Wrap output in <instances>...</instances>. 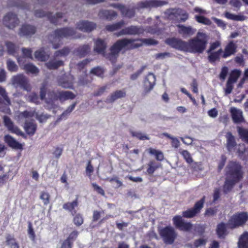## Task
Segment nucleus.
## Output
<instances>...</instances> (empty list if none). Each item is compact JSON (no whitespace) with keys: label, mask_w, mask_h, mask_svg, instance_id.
I'll list each match as a JSON object with an SVG mask.
<instances>
[{"label":"nucleus","mask_w":248,"mask_h":248,"mask_svg":"<svg viewBox=\"0 0 248 248\" xmlns=\"http://www.w3.org/2000/svg\"><path fill=\"white\" fill-rule=\"evenodd\" d=\"M157 44L154 39L124 38L117 40L110 47V53L107 58L114 62L122 50H130L142 46L143 45H153Z\"/></svg>","instance_id":"1"},{"label":"nucleus","mask_w":248,"mask_h":248,"mask_svg":"<svg viewBox=\"0 0 248 248\" xmlns=\"http://www.w3.org/2000/svg\"><path fill=\"white\" fill-rule=\"evenodd\" d=\"M226 175L223 190L224 192L228 193L243 178L241 166L236 162H230L226 168Z\"/></svg>","instance_id":"2"},{"label":"nucleus","mask_w":248,"mask_h":248,"mask_svg":"<svg viewBox=\"0 0 248 248\" xmlns=\"http://www.w3.org/2000/svg\"><path fill=\"white\" fill-rule=\"evenodd\" d=\"M208 41V36L206 34L198 32L195 37L187 42L186 52L202 53L206 47Z\"/></svg>","instance_id":"3"},{"label":"nucleus","mask_w":248,"mask_h":248,"mask_svg":"<svg viewBox=\"0 0 248 248\" xmlns=\"http://www.w3.org/2000/svg\"><path fill=\"white\" fill-rule=\"evenodd\" d=\"M166 4L164 1L157 0H149L145 1H141L137 4L135 7L131 8L126 7L124 6L122 9L121 14L123 16L131 18L135 15V9H140L142 8H150L157 7Z\"/></svg>","instance_id":"4"},{"label":"nucleus","mask_w":248,"mask_h":248,"mask_svg":"<svg viewBox=\"0 0 248 248\" xmlns=\"http://www.w3.org/2000/svg\"><path fill=\"white\" fill-rule=\"evenodd\" d=\"M75 31L71 28H64L57 29L54 31L53 33L49 36V40L52 44L54 49L59 48L61 45V40L64 38L73 37L77 38L75 35Z\"/></svg>","instance_id":"5"},{"label":"nucleus","mask_w":248,"mask_h":248,"mask_svg":"<svg viewBox=\"0 0 248 248\" xmlns=\"http://www.w3.org/2000/svg\"><path fill=\"white\" fill-rule=\"evenodd\" d=\"M75 96V95L70 91H52L48 94V97L46 99V107L48 109L54 108L57 107L55 102L58 99L61 102H63L67 100L73 99Z\"/></svg>","instance_id":"6"},{"label":"nucleus","mask_w":248,"mask_h":248,"mask_svg":"<svg viewBox=\"0 0 248 248\" xmlns=\"http://www.w3.org/2000/svg\"><path fill=\"white\" fill-rule=\"evenodd\" d=\"M159 234L166 244H172L177 236V232L171 226H167L160 229Z\"/></svg>","instance_id":"7"},{"label":"nucleus","mask_w":248,"mask_h":248,"mask_svg":"<svg viewBox=\"0 0 248 248\" xmlns=\"http://www.w3.org/2000/svg\"><path fill=\"white\" fill-rule=\"evenodd\" d=\"M11 81L12 84L16 88L20 87L27 91H30L31 90L27 78L22 74L13 76Z\"/></svg>","instance_id":"8"},{"label":"nucleus","mask_w":248,"mask_h":248,"mask_svg":"<svg viewBox=\"0 0 248 248\" xmlns=\"http://www.w3.org/2000/svg\"><path fill=\"white\" fill-rule=\"evenodd\" d=\"M248 219V215L246 213L236 214L229 220L228 225L231 228H234L245 223Z\"/></svg>","instance_id":"9"},{"label":"nucleus","mask_w":248,"mask_h":248,"mask_svg":"<svg viewBox=\"0 0 248 248\" xmlns=\"http://www.w3.org/2000/svg\"><path fill=\"white\" fill-rule=\"evenodd\" d=\"M145 30L141 26L131 25L122 29L117 33V35H136L143 34Z\"/></svg>","instance_id":"10"},{"label":"nucleus","mask_w":248,"mask_h":248,"mask_svg":"<svg viewBox=\"0 0 248 248\" xmlns=\"http://www.w3.org/2000/svg\"><path fill=\"white\" fill-rule=\"evenodd\" d=\"M205 197H203L195 204L194 207L183 212V217L186 218H192L199 214L203 207Z\"/></svg>","instance_id":"11"},{"label":"nucleus","mask_w":248,"mask_h":248,"mask_svg":"<svg viewBox=\"0 0 248 248\" xmlns=\"http://www.w3.org/2000/svg\"><path fill=\"white\" fill-rule=\"evenodd\" d=\"M166 43L175 49L186 51L187 50V42L176 38H171L166 39Z\"/></svg>","instance_id":"12"},{"label":"nucleus","mask_w":248,"mask_h":248,"mask_svg":"<svg viewBox=\"0 0 248 248\" xmlns=\"http://www.w3.org/2000/svg\"><path fill=\"white\" fill-rule=\"evenodd\" d=\"M3 24L9 29L15 28L19 23L16 15L13 13H7L3 17Z\"/></svg>","instance_id":"13"},{"label":"nucleus","mask_w":248,"mask_h":248,"mask_svg":"<svg viewBox=\"0 0 248 248\" xmlns=\"http://www.w3.org/2000/svg\"><path fill=\"white\" fill-rule=\"evenodd\" d=\"M173 221L175 226L182 231H189L192 228L191 223L185 221L179 216H175L173 218Z\"/></svg>","instance_id":"14"},{"label":"nucleus","mask_w":248,"mask_h":248,"mask_svg":"<svg viewBox=\"0 0 248 248\" xmlns=\"http://www.w3.org/2000/svg\"><path fill=\"white\" fill-rule=\"evenodd\" d=\"M76 28L83 32H91L96 28V24L88 20H81L76 24Z\"/></svg>","instance_id":"15"},{"label":"nucleus","mask_w":248,"mask_h":248,"mask_svg":"<svg viewBox=\"0 0 248 248\" xmlns=\"http://www.w3.org/2000/svg\"><path fill=\"white\" fill-rule=\"evenodd\" d=\"M35 15L38 17H41L46 16L50 20L51 23L54 24H58L59 19L62 17V14L58 13L54 15H52L51 13H45L42 10H36L35 11Z\"/></svg>","instance_id":"16"},{"label":"nucleus","mask_w":248,"mask_h":248,"mask_svg":"<svg viewBox=\"0 0 248 248\" xmlns=\"http://www.w3.org/2000/svg\"><path fill=\"white\" fill-rule=\"evenodd\" d=\"M155 83V77L151 73H149L144 81V92L145 94L151 91Z\"/></svg>","instance_id":"17"},{"label":"nucleus","mask_w":248,"mask_h":248,"mask_svg":"<svg viewBox=\"0 0 248 248\" xmlns=\"http://www.w3.org/2000/svg\"><path fill=\"white\" fill-rule=\"evenodd\" d=\"M3 121L5 125L12 133L23 137L25 136V134L17 126L14 124L11 120L8 117L4 116L3 117Z\"/></svg>","instance_id":"18"},{"label":"nucleus","mask_w":248,"mask_h":248,"mask_svg":"<svg viewBox=\"0 0 248 248\" xmlns=\"http://www.w3.org/2000/svg\"><path fill=\"white\" fill-rule=\"evenodd\" d=\"M178 28V31L183 37H187L193 35L196 31L195 29L191 26H186L185 25L179 24L177 26Z\"/></svg>","instance_id":"19"},{"label":"nucleus","mask_w":248,"mask_h":248,"mask_svg":"<svg viewBox=\"0 0 248 248\" xmlns=\"http://www.w3.org/2000/svg\"><path fill=\"white\" fill-rule=\"evenodd\" d=\"M74 77L72 76H64L58 79V85L64 88H72Z\"/></svg>","instance_id":"20"},{"label":"nucleus","mask_w":248,"mask_h":248,"mask_svg":"<svg viewBox=\"0 0 248 248\" xmlns=\"http://www.w3.org/2000/svg\"><path fill=\"white\" fill-rule=\"evenodd\" d=\"M63 64L64 62L62 60H60L58 58H55L54 55L52 59L45 63L46 67L50 70L57 69Z\"/></svg>","instance_id":"21"},{"label":"nucleus","mask_w":248,"mask_h":248,"mask_svg":"<svg viewBox=\"0 0 248 248\" xmlns=\"http://www.w3.org/2000/svg\"><path fill=\"white\" fill-rule=\"evenodd\" d=\"M230 112L234 123L238 124L244 121L243 112L240 109L236 108H231Z\"/></svg>","instance_id":"22"},{"label":"nucleus","mask_w":248,"mask_h":248,"mask_svg":"<svg viewBox=\"0 0 248 248\" xmlns=\"http://www.w3.org/2000/svg\"><path fill=\"white\" fill-rule=\"evenodd\" d=\"M237 45L233 41H230L225 46L222 57L226 58L234 54L236 52Z\"/></svg>","instance_id":"23"},{"label":"nucleus","mask_w":248,"mask_h":248,"mask_svg":"<svg viewBox=\"0 0 248 248\" xmlns=\"http://www.w3.org/2000/svg\"><path fill=\"white\" fill-rule=\"evenodd\" d=\"M36 32V28L35 27L25 24L23 25L20 29L19 34L20 36H31L34 34Z\"/></svg>","instance_id":"24"},{"label":"nucleus","mask_w":248,"mask_h":248,"mask_svg":"<svg viewBox=\"0 0 248 248\" xmlns=\"http://www.w3.org/2000/svg\"><path fill=\"white\" fill-rule=\"evenodd\" d=\"M125 96L126 92L124 90H117L107 97L106 102L108 103H112L116 100L124 97Z\"/></svg>","instance_id":"25"},{"label":"nucleus","mask_w":248,"mask_h":248,"mask_svg":"<svg viewBox=\"0 0 248 248\" xmlns=\"http://www.w3.org/2000/svg\"><path fill=\"white\" fill-rule=\"evenodd\" d=\"M107 46V43L105 40L97 39L94 46V50L98 54H104Z\"/></svg>","instance_id":"26"},{"label":"nucleus","mask_w":248,"mask_h":248,"mask_svg":"<svg viewBox=\"0 0 248 248\" xmlns=\"http://www.w3.org/2000/svg\"><path fill=\"white\" fill-rule=\"evenodd\" d=\"M4 141L7 143L9 146L13 149H22V145L9 135L4 136Z\"/></svg>","instance_id":"27"},{"label":"nucleus","mask_w":248,"mask_h":248,"mask_svg":"<svg viewBox=\"0 0 248 248\" xmlns=\"http://www.w3.org/2000/svg\"><path fill=\"white\" fill-rule=\"evenodd\" d=\"M98 16L100 18L111 20L117 16V14L113 10H101L98 13Z\"/></svg>","instance_id":"28"},{"label":"nucleus","mask_w":248,"mask_h":248,"mask_svg":"<svg viewBox=\"0 0 248 248\" xmlns=\"http://www.w3.org/2000/svg\"><path fill=\"white\" fill-rule=\"evenodd\" d=\"M170 14L176 15V16L180 20V21L185 22L188 18V14L185 11L181 9H171Z\"/></svg>","instance_id":"29"},{"label":"nucleus","mask_w":248,"mask_h":248,"mask_svg":"<svg viewBox=\"0 0 248 248\" xmlns=\"http://www.w3.org/2000/svg\"><path fill=\"white\" fill-rule=\"evenodd\" d=\"M36 59L41 61H46L49 57V53L45 51L44 47L36 51L34 53Z\"/></svg>","instance_id":"30"},{"label":"nucleus","mask_w":248,"mask_h":248,"mask_svg":"<svg viewBox=\"0 0 248 248\" xmlns=\"http://www.w3.org/2000/svg\"><path fill=\"white\" fill-rule=\"evenodd\" d=\"M36 128V124L32 122H26L25 123L24 129L26 133L29 135H34Z\"/></svg>","instance_id":"31"},{"label":"nucleus","mask_w":248,"mask_h":248,"mask_svg":"<svg viewBox=\"0 0 248 248\" xmlns=\"http://www.w3.org/2000/svg\"><path fill=\"white\" fill-rule=\"evenodd\" d=\"M238 246L239 248H248V232H245L240 236Z\"/></svg>","instance_id":"32"},{"label":"nucleus","mask_w":248,"mask_h":248,"mask_svg":"<svg viewBox=\"0 0 248 248\" xmlns=\"http://www.w3.org/2000/svg\"><path fill=\"white\" fill-rule=\"evenodd\" d=\"M124 24V21L123 20H121L117 23L107 25L106 29L109 31H114L120 29Z\"/></svg>","instance_id":"33"},{"label":"nucleus","mask_w":248,"mask_h":248,"mask_svg":"<svg viewBox=\"0 0 248 248\" xmlns=\"http://www.w3.org/2000/svg\"><path fill=\"white\" fill-rule=\"evenodd\" d=\"M90 50V46L88 45H84L79 46L75 50V53L80 57L86 55Z\"/></svg>","instance_id":"34"},{"label":"nucleus","mask_w":248,"mask_h":248,"mask_svg":"<svg viewBox=\"0 0 248 248\" xmlns=\"http://www.w3.org/2000/svg\"><path fill=\"white\" fill-rule=\"evenodd\" d=\"M226 18L234 21H242L246 19V17L242 15H235L227 12L225 14Z\"/></svg>","instance_id":"35"},{"label":"nucleus","mask_w":248,"mask_h":248,"mask_svg":"<svg viewBox=\"0 0 248 248\" xmlns=\"http://www.w3.org/2000/svg\"><path fill=\"white\" fill-rule=\"evenodd\" d=\"M70 49L68 47H64L62 49L56 51L54 53L55 58L65 57L70 53Z\"/></svg>","instance_id":"36"},{"label":"nucleus","mask_w":248,"mask_h":248,"mask_svg":"<svg viewBox=\"0 0 248 248\" xmlns=\"http://www.w3.org/2000/svg\"><path fill=\"white\" fill-rule=\"evenodd\" d=\"M161 166V164L155 161H151L148 164V168L147 172L148 174L152 175L155 170Z\"/></svg>","instance_id":"37"},{"label":"nucleus","mask_w":248,"mask_h":248,"mask_svg":"<svg viewBox=\"0 0 248 248\" xmlns=\"http://www.w3.org/2000/svg\"><path fill=\"white\" fill-rule=\"evenodd\" d=\"M217 233L219 238H223L226 234V226L223 223L219 224L217 228Z\"/></svg>","instance_id":"38"},{"label":"nucleus","mask_w":248,"mask_h":248,"mask_svg":"<svg viewBox=\"0 0 248 248\" xmlns=\"http://www.w3.org/2000/svg\"><path fill=\"white\" fill-rule=\"evenodd\" d=\"M23 69L27 72L33 74L38 73L39 70L38 68L31 63H27L24 65Z\"/></svg>","instance_id":"39"},{"label":"nucleus","mask_w":248,"mask_h":248,"mask_svg":"<svg viewBox=\"0 0 248 248\" xmlns=\"http://www.w3.org/2000/svg\"><path fill=\"white\" fill-rule=\"evenodd\" d=\"M226 137L227 139V147L228 149L230 150L236 145L235 139L231 132H228Z\"/></svg>","instance_id":"40"},{"label":"nucleus","mask_w":248,"mask_h":248,"mask_svg":"<svg viewBox=\"0 0 248 248\" xmlns=\"http://www.w3.org/2000/svg\"><path fill=\"white\" fill-rule=\"evenodd\" d=\"M6 245L10 247V248H19V246L16 242L14 237L10 235H8L6 237Z\"/></svg>","instance_id":"41"},{"label":"nucleus","mask_w":248,"mask_h":248,"mask_svg":"<svg viewBox=\"0 0 248 248\" xmlns=\"http://www.w3.org/2000/svg\"><path fill=\"white\" fill-rule=\"evenodd\" d=\"M6 46L9 54L14 56L16 55L18 49V47L16 46L15 44L10 42L6 43Z\"/></svg>","instance_id":"42"},{"label":"nucleus","mask_w":248,"mask_h":248,"mask_svg":"<svg viewBox=\"0 0 248 248\" xmlns=\"http://www.w3.org/2000/svg\"><path fill=\"white\" fill-rule=\"evenodd\" d=\"M241 74V71L238 70H233L230 74V77L228 80L229 82L235 83Z\"/></svg>","instance_id":"43"},{"label":"nucleus","mask_w":248,"mask_h":248,"mask_svg":"<svg viewBox=\"0 0 248 248\" xmlns=\"http://www.w3.org/2000/svg\"><path fill=\"white\" fill-rule=\"evenodd\" d=\"M149 153L152 155H155V156L156 159L158 161H162L164 159L163 154L160 151L150 148L149 149Z\"/></svg>","instance_id":"44"},{"label":"nucleus","mask_w":248,"mask_h":248,"mask_svg":"<svg viewBox=\"0 0 248 248\" xmlns=\"http://www.w3.org/2000/svg\"><path fill=\"white\" fill-rule=\"evenodd\" d=\"M130 133L133 137H136L140 140H149L148 136L140 132L134 131L131 130H130Z\"/></svg>","instance_id":"45"},{"label":"nucleus","mask_w":248,"mask_h":248,"mask_svg":"<svg viewBox=\"0 0 248 248\" xmlns=\"http://www.w3.org/2000/svg\"><path fill=\"white\" fill-rule=\"evenodd\" d=\"M195 18L198 22L203 24L204 25H210L212 23V22L209 19L203 16L196 15L195 16Z\"/></svg>","instance_id":"46"},{"label":"nucleus","mask_w":248,"mask_h":248,"mask_svg":"<svg viewBox=\"0 0 248 248\" xmlns=\"http://www.w3.org/2000/svg\"><path fill=\"white\" fill-rule=\"evenodd\" d=\"M238 131L243 140L248 143V130L238 127Z\"/></svg>","instance_id":"47"},{"label":"nucleus","mask_w":248,"mask_h":248,"mask_svg":"<svg viewBox=\"0 0 248 248\" xmlns=\"http://www.w3.org/2000/svg\"><path fill=\"white\" fill-rule=\"evenodd\" d=\"M76 106V103L73 104L70 107H69L65 111H64L58 118V121H60L64 117H65L67 115L69 114L74 109Z\"/></svg>","instance_id":"48"},{"label":"nucleus","mask_w":248,"mask_h":248,"mask_svg":"<svg viewBox=\"0 0 248 248\" xmlns=\"http://www.w3.org/2000/svg\"><path fill=\"white\" fill-rule=\"evenodd\" d=\"M7 66L8 70L11 72H16L18 69V66L16 63L10 60L7 61Z\"/></svg>","instance_id":"49"},{"label":"nucleus","mask_w":248,"mask_h":248,"mask_svg":"<svg viewBox=\"0 0 248 248\" xmlns=\"http://www.w3.org/2000/svg\"><path fill=\"white\" fill-rule=\"evenodd\" d=\"M181 154L183 155V157L188 164L192 163L193 160L191 155L187 150H183L181 152Z\"/></svg>","instance_id":"50"},{"label":"nucleus","mask_w":248,"mask_h":248,"mask_svg":"<svg viewBox=\"0 0 248 248\" xmlns=\"http://www.w3.org/2000/svg\"><path fill=\"white\" fill-rule=\"evenodd\" d=\"M207 53L208 54V60L210 62L213 63L219 60V56L217 53L210 52V53Z\"/></svg>","instance_id":"51"},{"label":"nucleus","mask_w":248,"mask_h":248,"mask_svg":"<svg viewBox=\"0 0 248 248\" xmlns=\"http://www.w3.org/2000/svg\"><path fill=\"white\" fill-rule=\"evenodd\" d=\"M40 198L43 201L45 205H47L49 203L50 195L48 193L46 192H41L40 196Z\"/></svg>","instance_id":"52"},{"label":"nucleus","mask_w":248,"mask_h":248,"mask_svg":"<svg viewBox=\"0 0 248 248\" xmlns=\"http://www.w3.org/2000/svg\"><path fill=\"white\" fill-rule=\"evenodd\" d=\"M78 205L77 201L76 200L72 202H68L64 204L63 205V208L65 209L68 210L69 211H72L74 209V208Z\"/></svg>","instance_id":"53"},{"label":"nucleus","mask_w":248,"mask_h":248,"mask_svg":"<svg viewBox=\"0 0 248 248\" xmlns=\"http://www.w3.org/2000/svg\"><path fill=\"white\" fill-rule=\"evenodd\" d=\"M0 95L4 99L7 103V105L10 104V100L7 95L5 90L2 87L0 86Z\"/></svg>","instance_id":"54"},{"label":"nucleus","mask_w":248,"mask_h":248,"mask_svg":"<svg viewBox=\"0 0 248 248\" xmlns=\"http://www.w3.org/2000/svg\"><path fill=\"white\" fill-rule=\"evenodd\" d=\"M35 112L34 111H24L19 114V117L22 118H31L34 116Z\"/></svg>","instance_id":"55"},{"label":"nucleus","mask_w":248,"mask_h":248,"mask_svg":"<svg viewBox=\"0 0 248 248\" xmlns=\"http://www.w3.org/2000/svg\"><path fill=\"white\" fill-rule=\"evenodd\" d=\"M87 78L88 76L86 74H84L82 76H80L78 81V85H84L90 82V80Z\"/></svg>","instance_id":"56"},{"label":"nucleus","mask_w":248,"mask_h":248,"mask_svg":"<svg viewBox=\"0 0 248 248\" xmlns=\"http://www.w3.org/2000/svg\"><path fill=\"white\" fill-rule=\"evenodd\" d=\"M189 164L194 171L201 170L203 169L202 164L200 163L195 162L193 161L192 163Z\"/></svg>","instance_id":"57"},{"label":"nucleus","mask_w":248,"mask_h":248,"mask_svg":"<svg viewBox=\"0 0 248 248\" xmlns=\"http://www.w3.org/2000/svg\"><path fill=\"white\" fill-rule=\"evenodd\" d=\"M91 73L98 77H102L104 73V70L102 68L97 67L92 69L91 71Z\"/></svg>","instance_id":"58"},{"label":"nucleus","mask_w":248,"mask_h":248,"mask_svg":"<svg viewBox=\"0 0 248 248\" xmlns=\"http://www.w3.org/2000/svg\"><path fill=\"white\" fill-rule=\"evenodd\" d=\"M50 115L46 114H36V118L40 123H44L46 122L49 117Z\"/></svg>","instance_id":"59"},{"label":"nucleus","mask_w":248,"mask_h":248,"mask_svg":"<svg viewBox=\"0 0 248 248\" xmlns=\"http://www.w3.org/2000/svg\"><path fill=\"white\" fill-rule=\"evenodd\" d=\"M233 83L227 81L226 85V88H225V94H228L232 93V91L233 88Z\"/></svg>","instance_id":"60"},{"label":"nucleus","mask_w":248,"mask_h":248,"mask_svg":"<svg viewBox=\"0 0 248 248\" xmlns=\"http://www.w3.org/2000/svg\"><path fill=\"white\" fill-rule=\"evenodd\" d=\"M28 100L30 102L37 104L38 103V98L36 93H31L28 96L27 98Z\"/></svg>","instance_id":"61"},{"label":"nucleus","mask_w":248,"mask_h":248,"mask_svg":"<svg viewBox=\"0 0 248 248\" xmlns=\"http://www.w3.org/2000/svg\"><path fill=\"white\" fill-rule=\"evenodd\" d=\"M78 231H74L71 233H70L68 237L66 240H68L69 242H71L72 243L73 242L76 240L78 237Z\"/></svg>","instance_id":"62"},{"label":"nucleus","mask_w":248,"mask_h":248,"mask_svg":"<svg viewBox=\"0 0 248 248\" xmlns=\"http://www.w3.org/2000/svg\"><path fill=\"white\" fill-rule=\"evenodd\" d=\"M74 222L77 226H80L83 222V219L80 215H77L74 218Z\"/></svg>","instance_id":"63"},{"label":"nucleus","mask_w":248,"mask_h":248,"mask_svg":"<svg viewBox=\"0 0 248 248\" xmlns=\"http://www.w3.org/2000/svg\"><path fill=\"white\" fill-rule=\"evenodd\" d=\"M145 68V66H142L139 70L137 71L136 73H134L131 76V79L132 80L136 79L143 72Z\"/></svg>","instance_id":"64"}]
</instances>
